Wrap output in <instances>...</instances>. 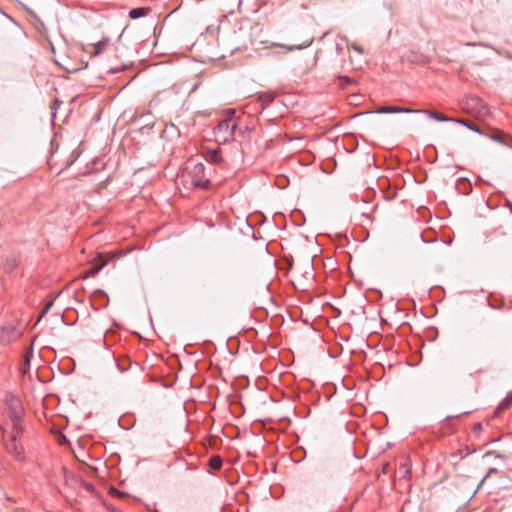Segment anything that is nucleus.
Instances as JSON below:
<instances>
[{
  "mask_svg": "<svg viewBox=\"0 0 512 512\" xmlns=\"http://www.w3.org/2000/svg\"><path fill=\"white\" fill-rule=\"evenodd\" d=\"M178 183L187 189L207 188L210 180L205 165L190 159L182 174L178 176Z\"/></svg>",
  "mask_w": 512,
  "mask_h": 512,
  "instance_id": "f257e3e1",
  "label": "nucleus"
},
{
  "mask_svg": "<svg viewBox=\"0 0 512 512\" xmlns=\"http://www.w3.org/2000/svg\"><path fill=\"white\" fill-rule=\"evenodd\" d=\"M463 109L477 118H485L490 114L487 104L478 96H468L462 103Z\"/></svg>",
  "mask_w": 512,
  "mask_h": 512,
  "instance_id": "f03ea898",
  "label": "nucleus"
},
{
  "mask_svg": "<svg viewBox=\"0 0 512 512\" xmlns=\"http://www.w3.org/2000/svg\"><path fill=\"white\" fill-rule=\"evenodd\" d=\"M237 127L235 121L231 119H224L214 128V135L218 142L227 143L234 137V132Z\"/></svg>",
  "mask_w": 512,
  "mask_h": 512,
  "instance_id": "7ed1b4c3",
  "label": "nucleus"
},
{
  "mask_svg": "<svg viewBox=\"0 0 512 512\" xmlns=\"http://www.w3.org/2000/svg\"><path fill=\"white\" fill-rule=\"evenodd\" d=\"M21 329L14 323H7L0 328V347H6L20 338Z\"/></svg>",
  "mask_w": 512,
  "mask_h": 512,
  "instance_id": "20e7f679",
  "label": "nucleus"
},
{
  "mask_svg": "<svg viewBox=\"0 0 512 512\" xmlns=\"http://www.w3.org/2000/svg\"><path fill=\"white\" fill-rule=\"evenodd\" d=\"M5 405L9 410L10 418H16L23 416V407L19 398L14 395L7 394L5 396Z\"/></svg>",
  "mask_w": 512,
  "mask_h": 512,
  "instance_id": "39448f33",
  "label": "nucleus"
},
{
  "mask_svg": "<svg viewBox=\"0 0 512 512\" xmlns=\"http://www.w3.org/2000/svg\"><path fill=\"white\" fill-rule=\"evenodd\" d=\"M5 449L16 459H22L24 449L23 446L17 442L16 435H10V438L5 441Z\"/></svg>",
  "mask_w": 512,
  "mask_h": 512,
  "instance_id": "423d86ee",
  "label": "nucleus"
},
{
  "mask_svg": "<svg viewBox=\"0 0 512 512\" xmlns=\"http://www.w3.org/2000/svg\"><path fill=\"white\" fill-rule=\"evenodd\" d=\"M421 110H414L410 108L404 107H396V106H384L377 110V113L380 114H394V113H418Z\"/></svg>",
  "mask_w": 512,
  "mask_h": 512,
  "instance_id": "0eeeda50",
  "label": "nucleus"
},
{
  "mask_svg": "<svg viewBox=\"0 0 512 512\" xmlns=\"http://www.w3.org/2000/svg\"><path fill=\"white\" fill-rule=\"evenodd\" d=\"M33 357V346L31 345L25 352L24 356H23V360L20 364V372L22 374H26L28 373V371L30 370V363H31V359Z\"/></svg>",
  "mask_w": 512,
  "mask_h": 512,
  "instance_id": "6e6552de",
  "label": "nucleus"
},
{
  "mask_svg": "<svg viewBox=\"0 0 512 512\" xmlns=\"http://www.w3.org/2000/svg\"><path fill=\"white\" fill-rule=\"evenodd\" d=\"M512 405V391L508 392L506 397L499 403L494 414L499 415Z\"/></svg>",
  "mask_w": 512,
  "mask_h": 512,
  "instance_id": "1a4fd4ad",
  "label": "nucleus"
},
{
  "mask_svg": "<svg viewBox=\"0 0 512 512\" xmlns=\"http://www.w3.org/2000/svg\"><path fill=\"white\" fill-rule=\"evenodd\" d=\"M150 8L149 7H138V8H133L129 11V17L131 19H138L140 17H144L146 15L149 14L150 12Z\"/></svg>",
  "mask_w": 512,
  "mask_h": 512,
  "instance_id": "9d476101",
  "label": "nucleus"
},
{
  "mask_svg": "<svg viewBox=\"0 0 512 512\" xmlns=\"http://www.w3.org/2000/svg\"><path fill=\"white\" fill-rule=\"evenodd\" d=\"M420 113H425L427 114L430 118L436 120V121H439V122H449V121H454V118H451V117H447V116H444L442 114H439L438 112H435V111H429V110H421Z\"/></svg>",
  "mask_w": 512,
  "mask_h": 512,
  "instance_id": "9b49d317",
  "label": "nucleus"
},
{
  "mask_svg": "<svg viewBox=\"0 0 512 512\" xmlns=\"http://www.w3.org/2000/svg\"><path fill=\"white\" fill-rule=\"evenodd\" d=\"M400 479H409L411 477V468L408 462L401 463L397 469Z\"/></svg>",
  "mask_w": 512,
  "mask_h": 512,
  "instance_id": "f8f14e48",
  "label": "nucleus"
},
{
  "mask_svg": "<svg viewBox=\"0 0 512 512\" xmlns=\"http://www.w3.org/2000/svg\"><path fill=\"white\" fill-rule=\"evenodd\" d=\"M108 43H109V39H103L101 41H98L97 43L92 45V49H91L90 53L93 55L101 54L105 50Z\"/></svg>",
  "mask_w": 512,
  "mask_h": 512,
  "instance_id": "ddd939ff",
  "label": "nucleus"
},
{
  "mask_svg": "<svg viewBox=\"0 0 512 512\" xmlns=\"http://www.w3.org/2000/svg\"><path fill=\"white\" fill-rule=\"evenodd\" d=\"M206 159L209 162L215 163V164H219L223 160L220 150H210V151H208L207 154H206Z\"/></svg>",
  "mask_w": 512,
  "mask_h": 512,
  "instance_id": "4468645a",
  "label": "nucleus"
},
{
  "mask_svg": "<svg viewBox=\"0 0 512 512\" xmlns=\"http://www.w3.org/2000/svg\"><path fill=\"white\" fill-rule=\"evenodd\" d=\"M13 423V431L10 435H16L18 437L23 432L22 417L11 418Z\"/></svg>",
  "mask_w": 512,
  "mask_h": 512,
  "instance_id": "2eb2a0df",
  "label": "nucleus"
},
{
  "mask_svg": "<svg viewBox=\"0 0 512 512\" xmlns=\"http://www.w3.org/2000/svg\"><path fill=\"white\" fill-rule=\"evenodd\" d=\"M17 265H18V261L16 258L8 257V258H6L5 263H4V270L7 273H11L17 267Z\"/></svg>",
  "mask_w": 512,
  "mask_h": 512,
  "instance_id": "dca6fc26",
  "label": "nucleus"
},
{
  "mask_svg": "<svg viewBox=\"0 0 512 512\" xmlns=\"http://www.w3.org/2000/svg\"><path fill=\"white\" fill-rule=\"evenodd\" d=\"M209 467L213 470H219L222 467V458L218 455H213L209 459Z\"/></svg>",
  "mask_w": 512,
  "mask_h": 512,
  "instance_id": "f3484780",
  "label": "nucleus"
},
{
  "mask_svg": "<svg viewBox=\"0 0 512 512\" xmlns=\"http://www.w3.org/2000/svg\"><path fill=\"white\" fill-rule=\"evenodd\" d=\"M454 122L460 123V124L466 126L467 128H469L472 131H475L477 133H481L480 129L475 124H473L472 122L467 121L466 119H462V118L455 119L454 118Z\"/></svg>",
  "mask_w": 512,
  "mask_h": 512,
  "instance_id": "a211bd4d",
  "label": "nucleus"
},
{
  "mask_svg": "<svg viewBox=\"0 0 512 512\" xmlns=\"http://www.w3.org/2000/svg\"><path fill=\"white\" fill-rule=\"evenodd\" d=\"M274 99H275V94L271 93V92L263 93L259 96V100L264 105H269L270 103H272L274 101Z\"/></svg>",
  "mask_w": 512,
  "mask_h": 512,
  "instance_id": "6ab92c4d",
  "label": "nucleus"
},
{
  "mask_svg": "<svg viewBox=\"0 0 512 512\" xmlns=\"http://www.w3.org/2000/svg\"><path fill=\"white\" fill-rule=\"evenodd\" d=\"M346 43V39L344 38H340V42H336V51L338 53H341L343 51V48H344V44Z\"/></svg>",
  "mask_w": 512,
  "mask_h": 512,
  "instance_id": "aec40b11",
  "label": "nucleus"
},
{
  "mask_svg": "<svg viewBox=\"0 0 512 512\" xmlns=\"http://www.w3.org/2000/svg\"><path fill=\"white\" fill-rule=\"evenodd\" d=\"M82 486H83V488H84L87 492H89V493H91V494H94V493H95V491H96V489H95L94 485H93V484H91V483H83V484H82Z\"/></svg>",
  "mask_w": 512,
  "mask_h": 512,
  "instance_id": "412c9836",
  "label": "nucleus"
},
{
  "mask_svg": "<svg viewBox=\"0 0 512 512\" xmlns=\"http://www.w3.org/2000/svg\"><path fill=\"white\" fill-rule=\"evenodd\" d=\"M105 265H106V263L104 262L100 266H94V267L90 268L89 274L90 275L97 274Z\"/></svg>",
  "mask_w": 512,
  "mask_h": 512,
  "instance_id": "4be33fe9",
  "label": "nucleus"
},
{
  "mask_svg": "<svg viewBox=\"0 0 512 512\" xmlns=\"http://www.w3.org/2000/svg\"><path fill=\"white\" fill-rule=\"evenodd\" d=\"M309 42H305L303 44H295V45H292L290 47H288V50H293V49H302V48H305L307 46H309Z\"/></svg>",
  "mask_w": 512,
  "mask_h": 512,
  "instance_id": "5701e85b",
  "label": "nucleus"
},
{
  "mask_svg": "<svg viewBox=\"0 0 512 512\" xmlns=\"http://www.w3.org/2000/svg\"><path fill=\"white\" fill-rule=\"evenodd\" d=\"M306 268H307V270L305 271V273L307 275H309L310 277H312L313 276V264L311 262H308L306 265Z\"/></svg>",
  "mask_w": 512,
  "mask_h": 512,
  "instance_id": "b1692460",
  "label": "nucleus"
},
{
  "mask_svg": "<svg viewBox=\"0 0 512 512\" xmlns=\"http://www.w3.org/2000/svg\"><path fill=\"white\" fill-rule=\"evenodd\" d=\"M351 48L354 49L355 51H357L358 53H363V49L361 48V46L357 45V44H352L351 45Z\"/></svg>",
  "mask_w": 512,
  "mask_h": 512,
  "instance_id": "393cba45",
  "label": "nucleus"
},
{
  "mask_svg": "<svg viewBox=\"0 0 512 512\" xmlns=\"http://www.w3.org/2000/svg\"><path fill=\"white\" fill-rule=\"evenodd\" d=\"M51 306H52V303H49L43 313H46Z\"/></svg>",
  "mask_w": 512,
  "mask_h": 512,
  "instance_id": "a878e982",
  "label": "nucleus"
},
{
  "mask_svg": "<svg viewBox=\"0 0 512 512\" xmlns=\"http://www.w3.org/2000/svg\"><path fill=\"white\" fill-rule=\"evenodd\" d=\"M114 493H116L117 495H122V493H120L118 490H113Z\"/></svg>",
  "mask_w": 512,
  "mask_h": 512,
  "instance_id": "bb28decb",
  "label": "nucleus"
},
{
  "mask_svg": "<svg viewBox=\"0 0 512 512\" xmlns=\"http://www.w3.org/2000/svg\"><path fill=\"white\" fill-rule=\"evenodd\" d=\"M118 71H119V69H111V72H112V73H116V72H118Z\"/></svg>",
  "mask_w": 512,
  "mask_h": 512,
  "instance_id": "cd10ccee",
  "label": "nucleus"
}]
</instances>
